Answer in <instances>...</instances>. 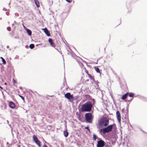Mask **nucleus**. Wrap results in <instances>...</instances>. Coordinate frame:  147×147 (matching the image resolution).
Returning a JSON list of instances; mask_svg holds the SVG:
<instances>
[{
  "label": "nucleus",
  "instance_id": "nucleus-5",
  "mask_svg": "<svg viewBox=\"0 0 147 147\" xmlns=\"http://www.w3.org/2000/svg\"><path fill=\"white\" fill-rule=\"evenodd\" d=\"M65 97L69 100L70 101L71 100H73L74 98V97L73 95H71L70 93L67 92L64 95Z\"/></svg>",
  "mask_w": 147,
  "mask_h": 147
},
{
  "label": "nucleus",
  "instance_id": "nucleus-7",
  "mask_svg": "<svg viewBox=\"0 0 147 147\" xmlns=\"http://www.w3.org/2000/svg\"><path fill=\"white\" fill-rule=\"evenodd\" d=\"M105 143L103 140H100L97 142V147H103L105 146Z\"/></svg>",
  "mask_w": 147,
  "mask_h": 147
},
{
  "label": "nucleus",
  "instance_id": "nucleus-14",
  "mask_svg": "<svg viewBox=\"0 0 147 147\" xmlns=\"http://www.w3.org/2000/svg\"><path fill=\"white\" fill-rule=\"evenodd\" d=\"M34 2L36 4V6L38 7H40V3L39 2V1L38 0H34Z\"/></svg>",
  "mask_w": 147,
  "mask_h": 147
},
{
  "label": "nucleus",
  "instance_id": "nucleus-2",
  "mask_svg": "<svg viewBox=\"0 0 147 147\" xmlns=\"http://www.w3.org/2000/svg\"><path fill=\"white\" fill-rule=\"evenodd\" d=\"M109 124V120L106 117L102 118L99 121V125L100 126H107Z\"/></svg>",
  "mask_w": 147,
  "mask_h": 147
},
{
  "label": "nucleus",
  "instance_id": "nucleus-3",
  "mask_svg": "<svg viewBox=\"0 0 147 147\" xmlns=\"http://www.w3.org/2000/svg\"><path fill=\"white\" fill-rule=\"evenodd\" d=\"M114 125H115V124L109 125L106 127L103 128L102 129H101L100 131H102L104 134L111 131L113 129V127Z\"/></svg>",
  "mask_w": 147,
  "mask_h": 147
},
{
  "label": "nucleus",
  "instance_id": "nucleus-8",
  "mask_svg": "<svg viewBox=\"0 0 147 147\" xmlns=\"http://www.w3.org/2000/svg\"><path fill=\"white\" fill-rule=\"evenodd\" d=\"M9 107L12 109H13L15 108V105L14 102H9Z\"/></svg>",
  "mask_w": 147,
  "mask_h": 147
},
{
  "label": "nucleus",
  "instance_id": "nucleus-6",
  "mask_svg": "<svg viewBox=\"0 0 147 147\" xmlns=\"http://www.w3.org/2000/svg\"><path fill=\"white\" fill-rule=\"evenodd\" d=\"M33 140L35 143L38 145L39 147H40L41 145V142L38 139L37 137L35 135L33 136Z\"/></svg>",
  "mask_w": 147,
  "mask_h": 147
},
{
  "label": "nucleus",
  "instance_id": "nucleus-15",
  "mask_svg": "<svg viewBox=\"0 0 147 147\" xmlns=\"http://www.w3.org/2000/svg\"><path fill=\"white\" fill-rule=\"evenodd\" d=\"M94 68L95 69V70L97 72L99 73L100 74H101V72L100 71V70L97 67H94Z\"/></svg>",
  "mask_w": 147,
  "mask_h": 147
},
{
  "label": "nucleus",
  "instance_id": "nucleus-16",
  "mask_svg": "<svg viewBox=\"0 0 147 147\" xmlns=\"http://www.w3.org/2000/svg\"><path fill=\"white\" fill-rule=\"evenodd\" d=\"M63 134L65 137H67L68 136V133L66 131H63Z\"/></svg>",
  "mask_w": 147,
  "mask_h": 147
},
{
  "label": "nucleus",
  "instance_id": "nucleus-20",
  "mask_svg": "<svg viewBox=\"0 0 147 147\" xmlns=\"http://www.w3.org/2000/svg\"><path fill=\"white\" fill-rule=\"evenodd\" d=\"M34 45L33 44H31L29 45V47L31 49H32L34 48Z\"/></svg>",
  "mask_w": 147,
  "mask_h": 147
},
{
  "label": "nucleus",
  "instance_id": "nucleus-1",
  "mask_svg": "<svg viewBox=\"0 0 147 147\" xmlns=\"http://www.w3.org/2000/svg\"><path fill=\"white\" fill-rule=\"evenodd\" d=\"M92 105L90 102H87L83 104L81 108L82 112H90L91 111Z\"/></svg>",
  "mask_w": 147,
  "mask_h": 147
},
{
  "label": "nucleus",
  "instance_id": "nucleus-18",
  "mask_svg": "<svg viewBox=\"0 0 147 147\" xmlns=\"http://www.w3.org/2000/svg\"><path fill=\"white\" fill-rule=\"evenodd\" d=\"M0 58L2 59V61L3 63V64L4 65L5 64H6V61H5V59L3 58L2 57H0Z\"/></svg>",
  "mask_w": 147,
  "mask_h": 147
},
{
  "label": "nucleus",
  "instance_id": "nucleus-9",
  "mask_svg": "<svg viewBox=\"0 0 147 147\" xmlns=\"http://www.w3.org/2000/svg\"><path fill=\"white\" fill-rule=\"evenodd\" d=\"M88 77H89V78L92 80L93 81L95 82L96 84H98V82L97 81H96L94 79V77L92 76H91V75L89 74H88Z\"/></svg>",
  "mask_w": 147,
  "mask_h": 147
},
{
  "label": "nucleus",
  "instance_id": "nucleus-29",
  "mask_svg": "<svg viewBox=\"0 0 147 147\" xmlns=\"http://www.w3.org/2000/svg\"><path fill=\"white\" fill-rule=\"evenodd\" d=\"M133 99V98H132L130 100H128V101H131Z\"/></svg>",
  "mask_w": 147,
  "mask_h": 147
},
{
  "label": "nucleus",
  "instance_id": "nucleus-13",
  "mask_svg": "<svg viewBox=\"0 0 147 147\" xmlns=\"http://www.w3.org/2000/svg\"><path fill=\"white\" fill-rule=\"evenodd\" d=\"M44 32L48 36H50V34L49 31L46 28L45 29Z\"/></svg>",
  "mask_w": 147,
  "mask_h": 147
},
{
  "label": "nucleus",
  "instance_id": "nucleus-30",
  "mask_svg": "<svg viewBox=\"0 0 147 147\" xmlns=\"http://www.w3.org/2000/svg\"><path fill=\"white\" fill-rule=\"evenodd\" d=\"M7 84V83L6 82H5L4 83V84L5 85H6Z\"/></svg>",
  "mask_w": 147,
  "mask_h": 147
},
{
  "label": "nucleus",
  "instance_id": "nucleus-32",
  "mask_svg": "<svg viewBox=\"0 0 147 147\" xmlns=\"http://www.w3.org/2000/svg\"><path fill=\"white\" fill-rule=\"evenodd\" d=\"M18 147H20V145H18Z\"/></svg>",
  "mask_w": 147,
  "mask_h": 147
},
{
  "label": "nucleus",
  "instance_id": "nucleus-28",
  "mask_svg": "<svg viewBox=\"0 0 147 147\" xmlns=\"http://www.w3.org/2000/svg\"><path fill=\"white\" fill-rule=\"evenodd\" d=\"M86 73L87 74H88V71H86Z\"/></svg>",
  "mask_w": 147,
  "mask_h": 147
},
{
  "label": "nucleus",
  "instance_id": "nucleus-21",
  "mask_svg": "<svg viewBox=\"0 0 147 147\" xmlns=\"http://www.w3.org/2000/svg\"><path fill=\"white\" fill-rule=\"evenodd\" d=\"M93 139L94 140H96V139H97V136H96V135L95 134H94L93 135Z\"/></svg>",
  "mask_w": 147,
  "mask_h": 147
},
{
  "label": "nucleus",
  "instance_id": "nucleus-24",
  "mask_svg": "<svg viewBox=\"0 0 147 147\" xmlns=\"http://www.w3.org/2000/svg\"><path fill=\"white\" fill-rule=\"evenodd\" d=\"M68 3H70L71 2V1L70 0H65Z\"/></svg>",
  "mask_w": 147,
  "mask_h": 147
},
{
  "label": "nucleus",
  "instance_id": "nucleus-22",
  "mask_svg": "<svg viewBox=\"0 0 147 147\" xmlns=\"http://www.w3.org/2000/svg\"><path fill=\"white\" fill-rule=\"evenodd\" d=\"M13 84L14 85L15 84L17 83V82L14 78H13Z\"/></svg>",
  "mask_w": 147,
  "mask_h": 147
},
{
  "label": "nucleus",
  "instance_id": "nucleus-31",
  "mask_svg": "<svg viewBox=\"0 0 147 147\" xmlns=\"http://www.w3.org/2000/svg\"><path fill=\"white\" fill-rule=\"evenodd\" d=\"M86 81H89V80H88V79L87 80H86Z\"/></svg>",
  "mask_w": 147,
  "mask_h": 147
},
{
  "label": "nucleus",
  "instance_id": "nucleus-10",
  "mask_svg": "<svg viewBox=\"0 0 147 147\" xmlns=\"http://www.w3.org/2000/svg\"><path fill=\"white\" fill-rule=\"evenodd\" d=\"M49 42L50 43L51 45L53 47H55V43L53 42L51 38H49L48 40Z\"/></svg>",
  "mask_w": 147,
  "mask_h": 147
},
{
  "label": "nucleus",
  "instance_id": "nucleus-11",
  "mask_svg": "<svg viewBox=\"0 0 147 147\" xmlns=\"http://www.w3.org/2000/svg\"><path fill=\"white\" fill-rule=\"evenodd\" d=\"M116 115L118 120L119 122H120L121 121V116L120 113L118 111L117 112Z\"/></svg>",
  "mask_w": 147,
  "mask_h": 147
},
{
  "label": "nucleus",
  "instance_id": "nucleus-25",
  "mask_svg": "<svg viewBox=\"0 0 147 147\" xmlns=\"http://www.w3.org/2000/svg\"><path fill=\"white\" fill-rule=\"evenodd\" d=\"M7 30H8V31H10V28L9 27H8L7 28Z\"/></svg>",
  "mask_w": 147,
  "mask_h": 147
},
{
  "label": "nucleus",
  "instance_id": "nucleus-27",
  "mask_svg": "<svg viewBox=\"0 0 147 147\" xmlns=\"http://www.w3.org/2000/svg\"><path fill=\"white\" fill-rule=\"evenodd\" d=\"M0 88H1V89H3V88L1 87V86H0Z\"/></svg>",
  "mask_w": 147,
  "mask_h": 147
},
{
  "label": "nucleus",
  "instance_id": "nucleus-17",
  "mask_svg": "<svg viewBox=\"0 0 147 147\" xmlns=\"http://www.w3.org/2000/svg\"><path fill=\"white\" fill-rule=\"evenodd\" d=\"M26 32L29 35H31L32 32L30 30L27 29L26 30Z\"/></svg>",
  "mask_w": 147,
  "mask_h": 147
},
{
  "label": "nucleus",
  "instance_id": "nucleus-19",
  "mask_svg": "<svg viewBox=\"0 0 147 147\" xmlns=\"http://www.w3.org/2000/svg\"><path fill=\"white\" fill-rule=\"evenodd\" d=\"M134 93H133L131 92V93H129L128 96L130 97H133L134 96Z\"/></svg>",
  "mask_w": 147,
  "mask_h": 147
},
{
  "label": "nucleus",
  "instance_id": "nucleus-4",
  "mask_svg": "<svg viewBox=\"0 0 147 147\" xmlns=\"http://www.w3.org/2000/svg\"><path fill=\"white\" fill-rule=\"evenodd\" d=\"M85 119L87 121L90 123L92 122L93 117L91 113H86L85 115Z\"/></svg>",
  "mask_w": 147,
  "mask_h": 147
},
{
  "label": "nucleus",
  "instance_id": "nucleus-12",
  "mask_svg": "<svg viewBox=\"0 0 147 147\" xmlns=\"http://www.w3.org/2000/svg\"><path fill=\"white\" fill-rule=\"evenodd\" d=\"M129 94V92H127L125 94L123 95L122 97L121 98V99L122 100H124L126 99L127 97L128 96Z\"/></svg>",
  "mask_w": 147,
  "mask_h": 147
},
{
  "label": "nucleus",
  "instance_id": "nucleus-26",
  "mask_svg": "<svg viewBox=\"0 0 147 147\" xmlns=\"http://www.w3.org/2000/svg\"><path fill=\"white\" fill-rule=\"evenodd\" d=\"M85 129H87L88 131H90V129H89V127H85Z\"/></svg>",
  "mask_w": 147,
  "mask_h": 147
},
{
  "label": "nucleus",
  "instance_id": "nucleus-23",
  "mask_svg": "<svg viewBox=\"0 0 147 147\" xmlns=\"http://www.w3.org/2000/svg\"><path fill=\"white\" fill-rule=\"evenodd\" d=\"M19 96L21 98L24 100V98L23 96H22L20 95H19Z\"/></svg>",
  "mask_w": 147,
  "mask_h": 147
}]
</instances>
